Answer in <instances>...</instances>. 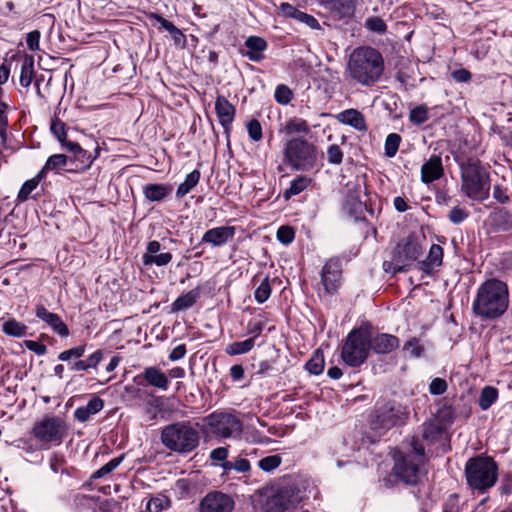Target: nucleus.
Listing matches in <instances>:
<instances>
[{
  "label": "nucleus",
  "instance_id": "obj_1",
  "mask_svg": "<svg viewBox=\"0 0 512 512\" xmlns=\"http://www.w3.org/2000/svg\"><path fill=\"white\" fill-rule=\"evenodd\" d=\"M510 304L508 285L491 278L479 285L472 303V311L482 320H495L503 316Z\"/></svg>",
  "mask_w": 512,
  "mask_h": 512
},
{
  "label": "nucleus",
  "instance_id": "obj_2",
  "mask_svg": "<svg viewBox=\"0 0 512 512\" xmlns=\"http://www.w3.org/2000/svg\"><path fill=\"white\" fill-rule=\"evenodd\" d=\"M347 71L349 76L359 84L372 86L380 80L383 74V57L372 47H358L349 56Z\"/></svg>",
  "mask_w": 512,
  "mask_h": 512
},
{
  "label": "nucleus",
  "instance_id": "obj_3",
  "mask_svg": "<svg viewBox=\"0 0 512 512\" xmlns=\"http://www.w3.org/2000/svg\"><path fill=\"white\" fill-rule=\"evenodd\" d=\"M461 192L470 200L484 202L490 196L491 179L479 160L468 159L459 164Z\"/></svg>",
  "mask_w": 512,
  "mask_h": 512
},
{
  "label": "nucleus",
  "instance_id": "obj_4",
  "mask_svg": "<svg viewBox=\"0 0 512 512\" xmlns=\"http://www.w3.org/2000/svg\"><path fill=\"white\" fill-rule=\"evenodd\" d=\"M160 439L168 450L188 454L198 447L200 433L190 421H179L163 427Z\"/></svg>",
  "mask_w": 512,
  "mask_h": 512
},
{
  "label": "nucleus",
  "instance_id": "obj_5",
  "mask_svg": "<svg viewBox=\"0 0 512 512\" xmlns=\"http://www.w3.org/2000/svg\"><path fill=\"white\" fill-rule=\"evenodd\" d=\"M317 147L304 137H293L283 146L282 163L296 171L307 172L317 165Z\"/></svg>",
  "mask_w": 512,
  "mask_h": 512
},
{
  "label": "nucleus",
  "instance_id": "obj_6",
  "mask_svg": "<svg viewBox=\"0 0 512 512\" xmlns=\"http://www.w3.org/2000/svg\"><path fill=\"white\" fill-rule=\"evenodd\" d=\"M410 446L409 451H398L394 454L393 473L404 483L415 485L420 480L421 466L425 462V450L414 438Z\"/></svg>",
  "mask_w": 512,
  "mask_h": 512
},
{
  "label": "nucleus",
  "instance_id": "obj_7",
  "mask_svg": "<svg viewBox=\"0 0 512 512\" xmlns=\"http://www.w3.org/2000/svg\"><path fill=\"white\" fill-rule=\"evenodd\" d=\"M465 477L472 490L485 493L497 482L498 465L491 457L470 458L465 465Z\"/></svg>",
  "mask_w": 512,
  "mask_h": 512
},
{
  "label": "nucleus",
  "instance_id": "obj_8",
  "mask_svg": "<svg viewBox=\"0 0 512 512\" xmlns=\"http://www.w3.org/2000/svg\"><path fill=\"white\" fill-rule=\"evenodd\" d=\"M409 414L408 407L397 401L377 402L370 421L371 428L386 431L395 426H402L406 423Z\"/></svg>",
  "mask_w": 512,
  "mask_h": 512
},
{
  "label": "nucleus",
  "instance_id": "obj_9",
  "mask_svg": "<svg viewBox=\"0 0 512 512\" xmlns=\"http://www.w3.org/2000/svg\"><path fill=\"white\" fill-rule=\"evenodd\" d=\"M370 352V332L357 328L350 331L343 343L341 358L350 367L362 365Z\"/></svg>",
  "mask_w": 512,
  "mask_h": 512
},
{
  "label": "nucleus",
  "instance_id": "obj_10",
  "mask_svg": "<svg viewBox=\"0 0 512 512\" xmlns=\"http://www.w3.org/2000/svg\"><path fill=\"white\" fill-rule=\"evenodd\" d=\"M31 434L45 448H50L62 443L67 425L61 417L46 415L34 423Z\"/></svg>",
  "mask_w": 512,
  "mask_h": 512
},
{
  "label": "nucleus",
  "instance_id": "obj_11",
  "mask_svg": "<svg viewBox=\"0 0 512 512\" xmlns=\"http://www.w3.org/2000/svg\"><path fill=\"white\" fill-rule=\"evenodd\" d=\"M203 421L208 431L220 438H237L242 433V422L231 413L213 412Z\"/></svg>",
  "mask_w": 512,
  "mask_h": 512
},
{
  "label": "nucleus",
  "instance_id": "obj_12",
  "mask_svg": "<svg viewBox=\"0 0 512 512\" xmlns=\"http://www.w3.org/2000/svg\"><path fill=\"white\" fill-rule=\"evenodd\" d=\"M304 497V491L295 485L281 486L267 498L265 512H286L295 508Z\"/></svg>",
  "mask_w": 512,
  "mask_h": 512
},
{
  "label": "nucleus",
  "instance_id": "obj_13",
  "mask_svg": "<svg viewBox=\"0 0 512 512\" xmlns=\"http://www.w3.org/2000/svg\"><path fill=\"white\" fill-rule=\"evenodd\" d=\"M342 266L339 259L328 260L321 271V283L327 294H334L341 285Z\"/></svg>",
  "mask_w": 512,
  "mask_h": 512
},
{
  "label": "nucleus",
  "instance_id": "obj_14",
  "mask_svg": "<svg viewBox=\"0 0 512 512\" xmlns=\"http://www.w3.org/2000/svg\"><path fill=\"white\" fill-rule=\"evenodd\" d=\"M233 498L221 491L208 493L200 502V512H232Z\"/></svg>",
  "mask_w": 512,
  "mask_h": 512
},
{
  "label": "nucleus",
  "instance_id": "obj_15",
  "mask_svg": "<svg viewBox=\"0 0 512 512\" xmlns=\"http://www.w3.org/2000/svg\"><path fill=\"white\" fill-rule=\"evenodd\" d=\"M442 157L432 154L421 166L420 179L425 185H429L444 176Z\"/></svg>",
  "mask_w": 512,
  "mask_h": 512
},
{
  "label": "nucleus",
  "instance_id": "obj_16",
  "mask_svg": "<svg viewBox=\"0 0 512 512\" xmlns=\"http://www.w3.org/2000/svg\"><path fill=\"white\" fill-rule=\"evenodd\" d=\"M236 233L234 226H219L207 230L202 238L201 242L210 244L213 247H221L232 241Z\"/></svg>",
  "mask_w": 512,
  "mask_h": 512
},
{
  "label": "nucleus",
  "instance_id": "obj_17",
  "mask_svg": "<svg viewBox=\"0 0 512 512\" xmlns=\"http://www.w3.org/2000/svg\"><path fill=\"white\" fill-rule=\"evenodd\" d=\"M215 111L224 132L229 134L236 115V108L229 100L220 95L215 100Z\"/></svg>",
  "mask_w": 512,
  "mask_h": 512
},
{
  "label": "nucleus",
  "instance_id": "obj_18",
  "mask_svg": "<svg viewBox=\"0 0 512 512\" xmlns=\"http://www.w3.org/2000/svg\"><path fill=\"white\" fill-rule=\"evenodd\" d=\"M161 244L156 241H150L147 244L146 252L142 256L143 264L146 266L156 265V266H166L172 260V254L170 252L161 253Z\"/></svg>",
  "mask_w": 512,
  "mask_h": 512
},
{
  "label": "nucleus",
  "instance_id": "obj_19",
  "mask_svg": "<svg viewBox=\"0 0 512 512\" xmlns=\"http://www.w3.org/2000/svg\"><path fill=\"white\" fill-rule=\"evenodd\" d=\"M399 338L392 334H377L375 337L370 336V349L377 354H388L399 347Z\"/></svg>",
  "mask_w": 512,
  "mask_h": 512
},
{
  "label": "nucleus",
  "instance_id": "obj_20",
  "mask_svg": "<svg viewBox=\"0 0 512 512\" xmlns=\"http://www.w3.org/2000/svg\"><path fill=\"white\" fill-rule=\"evenodd\" d=\"M36 316L47 323L52 330L61 337H67L69 335V329L61 318L57 314L49 312L43 305L36 307Z\"/></svg>",
  "mask_w": 512,
  "mask_h": 512
},
{
  "label": "nucleus",
  "instance_id": "obj_21",
  "mask_svg": "<svg viewBox=\"0 0 512 512\" xmlns=\"http://www.w3.org/2000/svg\"><path fill=\"white\" fill-rule=\"evenodd\" d=\"M138 377L142 378L147 385L161 391H166L169 387L168 376L156 366L146 367Z\"/></svg>",
  "mask_w": 512,
  "mask_h": 512
},
{
  "label": "nucleus",
  "instance_id": "obj_22",
  "mask_svg": "<svg viewBox=\"0 0 512 512\" xmlns=\"http://www.w3.org/2000/svg\"><path fill=\"white\" fill-rule=\"evenodd\" d=\"M246 51L243 53L249 60L259 62L264 59V51L268 44L266 40L259 36H250L245 41Z\"/></svg>",
  "mask_w": 512,
  "mask_h": 512
},
{
  "label": "nucleus",
  "instance_id": "obj_23",
  "mask_svg": "<svg viewBox=\"0 0 512 512\" xmlns=\"http://www.w3.org/2000/svg\"><path fill=\"white\" fill-rule=\"evenodd\" d=\"M356 0H330L327 8L335 19L350 18L354 15Z\"/></svg>",
  "mask_w": 512,
  "mask_h": 512
},
{
  "label": "nucleus",
  "instance_id": "obj_24",
  "mask_svg": "<svg viewBox=\"0 0 512 512\" xmlns=\"http://www.w3.org/2000/svg\"><path fill=\"white\" fill-rule=\"evenodd\" d=\"M173 186L171 184L151 183L143 187L145 198L152 202H161L171 195Z\"/></svg>",
  "mask_w": 512,
  "mask_h": 512
},
{
  "label": "nucleus",
  "instance_id": "obj_25",
  "mask_svg": "<svg viewBox=\"0 0 512 512\" xmlns=\"http://www.w3.org/2000/svg\"><path fill=\"white\" fill-rule=\"evenodd\" d=\"M244 455L245 456L256 455V450L254 449L250 452L243 451L241 454H239L238 456H236L235 458L230 460L229 463H224L222 465V469H223L224 473L229 474V472L232 470L237 473L244 474V475L249 473L251 471V464H250L249 460L246 457H244Z\"/></svg>",
  "mask_w": 512,
  "mask_h": 512
},
{
  "label": "nucleus",
  "instance_id": "obj_26",
  "mask_svg": "<svg viewBox=\"0 0 512 512\" xmlns=\"http://www.w3.org/2000/svg\"><path fill=\"white\" fill-rule=\"evenodd\" d=\"M337 118L341 123L349 125L358 131L367 130L364 115L356 109L344 110L338 114Z\"/></svg>",
  "mask_w": 512,
  "mask_h": 512
},
{
  "label": "nucleus",
  "instance_id": "obj_27",
  "mask_svg": "<svg viewBox=\"0 0 512 512\" xmlns=\"http://www.w3.org/2000/svg\"><path fill=\"white\" fill-rule=\"evenodd\" d=\"M104 407V401L99 397H93L85 406L75 409L74 417L79 422H86L92 415L100 412Z\"/></svg>",
  "mask_w": 512,
  "mask_h": 512
},
{
  "label": "nucleus",
  "instance_id": "obj_28",
  "mask_svg": "<svg viewBox=\"0 0 512 512\" xmlns=\"http://www.w3.org/2000/svg\"><path fill=\"white\" fill-rule=\"evenodd\" d=\"M200 297V289L196 288L180 295L171 305L173 312H178L191 308Z\"/></svg>",
  "mask_w": 512,
  "mask_h": 512
},
{
  "label": "nucleus",
  "instance_id": "obj_29",
  "mask_svg": "<svg viewBox=\"0 0 512 512\" xmlns=\"http://www.w3.org/2000/svg\"><path fill=\"white\" fill-rule=\"evenodd\" d=\"M442 259L443 248L440 245L433 244L430 247L427 259L421 263V269L426 273H430L435 267L442 264Z\"/></svg>",
  "mask_w": 512,
  "mask_h": 512
},
{
  "label": "nucleus",
  "instance_id": "obj_30",
  "mask_svg": "<svg viewBox=\"0 0 512 512\" xmlns=\"http://www.w3.org/2000/svg\"><path fill=\"white\" fill-rule=\"evenodd\" d=\"M99 149H96V155L92 156L89 152L79 147L75 152L72 153L73 158L69 159V162L74 163L77 162L75 170H85L88 169L95 158L98 155ZM67 171H74V169H67Z\"/></svg>",
  "mask_w": 512,
  "mask_h": 512
},
{
  "label": "nucleus",
  "instance_id": "obj_31",
  "mask_svg": "<svg viewBox=\"0 0 512 512\" xmlns=\"http://www.w3.org/2000/svg\"><path fill=\"white\" fill-rule=\"evenodd\" d=\"M491 218L498 231L507 232L512 230V212L501 208L496 210Z\"/></svg>",
  "mask_w": 512,
  "mask_h": 512
},
{
  "label": "nucleus",
  "instance_id": "obj_32",
  "mask_svg": "<svg viewBox=\"0 0 512 512\" xmlns=\"http://www.w3.org/2000/svg\"><path fill=\"white\" fill-rule=\"evenodd\" d=\"M200 171L195 169L192 172H190L185 180L179 184L177 190H176V198L181 199L185 195H187L190 191H192L196 185L199 183L200 180Z\"/></svg>",
  "mask_w": 512,
  "mask_h": 512
},
{
  "label": "nucleus",
  "instance_id": "obj_33",
  "mask_svg": "<svg viewBox=\"0 0 512 512\" xmlns=\"http://www.w3.org/2000/svg\"><path fill=\"white\" fill-rule=\"evenodd\" d=\"M43 178V171H39L35 177L25 181L18 192L17 201L19 203L26 202Z\"/></svg>",
  "mask_w": 512,
  "mask_h": 512
},
{
  "label": "nucleus",
  "instance_id": "obj_34",
  "mask_svg": "<svg viewBox=\"0 0 512 512\" xmlns=\"http://www.w3.org/2000/svg\"><path fill=\"white\" fill-rule=\"evenodd\" d=\"M69 163V158L64 154H54L51 155L43 168L40 171H43V177L45 178L48 171L60 172L65 169L67 164Z\"/></svg>",
  "mask_w": 512,
  "mask_h": 512
},
{
  "label": "nucleus",
  "instance_id": "obj_35",
  "mask_svg": "<svg viewBox=\"0 0 512 512\" xmlns=\"http://www.w3.org/2000/svg\"><path fill=\"white\" fill-rule=\"evenodd\" d=\"M421 254H422L421 245L417 241L409 238L406 241V243L404 244V246L402 247L398 258L400 260H402V258H404V260H407L408 262H412V261L417 260Z\"/></svg>",
  "mask_w": 512,
  "mask_h": 512
},
{
  "label": "nucleus",
  "instance_id": "obj_36",
  "mask_svg": "<svg viewBox=\"0 0 512 512\" xmlns=\"http://www.w3.org/2000/svg\"><path fill=\"white\" fill-rule=\"evenodd\" d=\"M311 183V179L305 175H298L295 179L290 182V186L284 192V197L289 199L293 196L300 194L304 191Z\"/></svg>",
  "mask_w": 512,
  "mask_h": 512
},
{
  "label": "nucleus",
  "instance_id": "obj_37",
  "mask_svg": "<svg viewBox=\"0 0 512 512\" xmlns=\"http://www.w3.org/2000/svg\"><path fill=\"white\" fill-rule=\"evenodd\" d=\"M283 131L287 135L293 134H308L310 132V127L306 120L301 118H292L286 122Z\"/></svg>",
  "mask_w": 512,
  "mask_h": 512
},
{
  "label": "nucleus",
  "instance_id": "obj_38",
  "mask_svg": "<svg viewBox=\"0 0 512 512\" xmlns=\"http://www.w3.org/2000/svg\"><path fill=\"white\" fill-rule=\"evenodd\" d=\"M2 330L6 335L20 338L26 335L27 326L12 318L3 323Z\"/></svg>",
  "mask_w": 512,
  "mask_h": 512
},
{
  "label": "nucleus",
  "instance_id": "obj_39",
  "mask_svg": "<svg viewBox=\"0 0 512 512\" xmlns=\"http://www.w3.org/2000/svg\"><path fill=\"white\" fill-rule=\"evenodd\" d=\"M254 345V338H248L244 341L230 343L225 348V352L231 356L241 355L251 351Z\"/></svg>",
  "mask_w": 512,
  "mask_h": 512
},
{
  "label": "nucleus",
  "instance_id": "obj_40",
  "mask_svg": "<svg viewBox=\"0 0 512 512\" xmlns=\"http://www.w3.org/2000/svg\"><path fill=\"white\" fill-rule=\"evenodd\" d=\"M349 195L345 201V207L351 206V208L357 210L362 207V201L360 200L361 185L358 183H348Z\"/></svg>",
  "mask_w": 512,
  "mask_h": 512
},
{
  "label": "nucleus",
  "instance_id": "obj_41",
  "mask_svg": "<svg viewBox=\"0 0 512 512\" xmlns=\"http://www.w3.org/2000/svg\"><path fill=\"white\" fill-rule=\"evenodd\" d=\"M272 292V286L270 283L269 276H265L261 282L259 283L258 287L255 289L254 297L257 303L262 304L266 302Z\"/></svg>",
  "mask_w": 512,
  "mask_h": 512
},
{
  "label": "nucleus",
  "instance_id": "obj_42",
  "mask_svg": "<svg viewBox=\"0 0 512 512\" xmlns=\"http://www.w3.org/2000/svg\"><path fill=\"white\" fill-rule=\"evenodd\" d=\"M498 397V391L496 388L492 386H486L482 389L480 398H479V406L482 410L489 409L492 404L496 401Z\"/></svg>",
  "mask_w": 512,
  "mask_h": 512
},
{
  "label": "nucleus",
  "instance_id": "obj_43",
  "mask_svg": "<svg viewBox=\"0 0 512 512\" xmlns=\"http://www.w3.org/2000/svg\"><path fill=\"white\" fill-rule=\"evenodd\" d=\"M429 119V108L426 105H418L409 112V121L420 126Z\"/></svg>",
  "mask_w": 512,
  "mask_h": 512
},
{
  "label": "nucleus",
  "instance_id": "obj_44",
  "mask_svg": "<svg viewBox=\"0 0 512 512\" xmlns=\"http://www.w3.org/2000/svg\"><path fill=\"white\" fill-rule=\"evenodd\" d=\"M123 459H124V455H121L119 457L111 459L108 463H106L101 468L96 470L92 474L91 478L92 479H99V478H103V477L109 475L111 472H113L122 463Z\"/></svg>",
  "mask_w": 512,
  "mask_h": 512
},
{
  "label": "nucleus",
  "instance_id": "obj_45",
  "mask_svg": "<svg viewBox=\"0 0 512 512\" xmlns=\"http://www.w3.org/2000/svg\"><path fill=\"white\" fill-rule=\"evenodd\" d=\"M441 434L442 428L434 422H428L422 425V437L430 443L437 441Z\"/></svg>",
  "mask_w": 512,
  "mask_h": 512
},
{
  "label": "nucleus",
  "instance_id": "obj_46",
  "mask_svg": "<svg viewBox=\"0 0 512 512\" xmlns=\"http://www.w3.org/2000/svg\"><path fill=\"white\" fill-rule=\"evenodd\" d=\"M34 64L32 59H25L21 65L20 84L28 87L33 80Z\"/></svg>",
  "mask_w": 512,
  "mask_h": 512
},
{
  "label": "nucleus",
  "instance_id": "obj_47",
  "mask_svg": "<svg viewBox=\"0 0 512 512\" xmlns=\"http://www.w3.org/2000/svg\"><path fill=\"white\" fill-rule=\"evenodd\" d=\"M282 463V458L280 455H270L266 456L258 461V467L264 472H273L277 469Z\"/></svg>",
  "mask_w": 512,
  "mask_h": 512
},
{
  "label": "nucleus",
  "instance_id": "obj_48",
  "mask_svg": "<svg viewBox=\"0 0 512 512\" xmlns=\"http://www.w3.org/2000/svg\"><path fill=\"white\" fill-rule=\"evenodd\" d=\"M401 142V136L397 133H390L385 140V155L392 158L396 155Z\"/></svg>",
  "mask_w": 512,
  "mask_h": 512
},
{
  "label": "nucleus",
  "instance_id": "obj_49",
  "mask_svg": "<svg viewBox=\"0 0 512 512\" xmlns=\"http://www.w3.org/2000/svg\"><path fill=\"white\" fill-rule=\"evenodd\" d=\"M86 351V345H79L73 348H70L68 350L62 351L58 355V359L63 362L71 361L72 359H78L81 358Z\"/></svg>",
  "mask_w": 512,
  "mask_h": 512
},
{
  "label": "nucleus",
  "instance_id": "obj_50",
  "mask_svg": "<svg viewBox=\"0 0 512 512\" xmlns=\"http://www.w3.org/2000/svg\"><path fill=\"white\" fill-rule=\"evenodd\" d=\"M403 350L407 351L411 357L419 358L424 353V347L421 345L420 340L416 337L409 339L403 346Z\"/></svg>",
  "mask_w": 512,
  "mask_h": 512
},
{
  "label": "nucleus",
  "instance_id": "obj_51",
  "mask_svg": "<svg viewBox=\"0 0 512 512\" xmlns=\"http://www.w3.org/2000/svg\"><path fill=\"white\" fill-rule=\"evenodd\" d=\"M228 456V447H217L210 452V459L215 463V465H218L221 468L224 463H229L230 460L227 459Z\"/></svg>",
  "mask_w": 512,
  "mask_h": 512
},
{
  "label": "nucleus",
  "instance_id": "obj_52",
  "mask_svg": "<svg viewBox=\"0 0 512 512\" xmlns=\"http://www.w3.org/2000/svg\"><path fill=\"white\" fill-rule=\"evenodd\" d=\"M247 132L249 138L254 142L260 141L263 137L262 126L257 119H252L247 123Z\"/></svg>",
  "mask_w": 512,
  "mask_h": 512
},
{
  "label": "nucleus",
  "instance_id": "obj_53",
  "mask_svg": "<svg viewBox=\"0 0 512 512\" xmlns=\"http://www.w3.org/2000/svg\"><path fill=\"white\" fill-rule=\"evenodd\" d=\"M294 238L295 232L290 226H281L277 231V240L284 245L292 243Z\"/></svg>",
  "mask_w": 512,
  "mask_h": 512
},
{
  "label": "nucleus",
  "instance_id": "obj_54",
  "mask_svg": "<svg viewBox=\"0 0 512 512\" xmlns=\"http://www.w3.org/2000/svg\"><path fill=\"white\" fill-rule=\"evenodd\" d=\"M306 368L311 374L314 375L322 373L324 369L323 357L316 353L315 356L307 362Z\"/></svg>",
  "mask_w": 512,
  "mask_h": 512
},
{
  "label": "nucleus",
  "instance_id": "obj_55",
  "mask_svg": "<svg viewBox=\"0 0 512 512\" xmlns=\"http://www.w3.org/2000/svg\"><path fill=\"white\" fill-rule=\"evenodd\" d=\"M468 216L469 212L466 209L456 206L450 210L448 214V219L453 224H460L464 220H466Z\"/></svg>",
  "mask_w": 512,
  "mask_h": 512
},
{
  "label": "nucleus",
  "instance_id": "obj_56",
  "mask_svg": "<svg viewBox=\"0 0 512 512\" xmlns=\"http://www.w3.org/2000/svg\"><path fill=\"white\" fill-rule=\"evenodd\" d=\"M327 160L330 164L339 165L343 160V152L336 144L330 145L327 149Z\"/></svg>",
  "mask_w": 512,
  "mask_h": 512
},
{
  "label": "nucleus",
  "instance_id": "obj_57",
  "mask_svg": "<svg viewBox=\"0 0 512 512\" xmlns=\"http://www.w3.org/2000/svg\"><path fill=\"white\" fill-rule=\"evenodd\" d=\"M275 99L280 104H288L292 98V92L286 85H278L275 89Z\"/></svg>",
  "mask_w": 512,
  "mask_h": 512
},
{
  "label": "nucleus",
  "instance_id": "obj_58",
  "mask_svg": "<svg viewBox=\"0 0 512 512\" xmlns=\"http://www.w3.org/2000/svg\"><path fill=\"white\" fill-rule=\"evenodd\" d=\"M8 105L6 103H0V138L4 142L7 136L8 117L7 112Z\"/></svg>",
  "mask_w": 512,
  "mask_h": 512
},
{
  "label": "nucleus",
  "instance_id": "obj_59",
  "mask_svg": "<svg viewBox=\"0 0 512 512\" xmlns=\"http://www.w3.org/2000/svg\"><path fill=\"white\" fill-rule=\"evenodd\" d=\"M408 264H405L403 260L399 258L395 259V261H384L383 268L386 272H392L393 274L397 272H403L407 270Z\"/></svg>",
  "mask_w": 512,
  "mask_h": 512
},
{
  "label": "nucleus",
  "instance_id": "obj_60",
  "mask_svg": "<svg viewBox=\"0 0 512 512\" xmlns=\"http://www.w3.org/2000/svg\"><path fill=\"white\" fill-rule=\"evenodd\" d=\"M365 25L370 31L377 33H384L387 28L385 22L379 17L368 18Z\"/></svg>",
  "mask_w": 512,
  "mask_h": 512
},
{
  "label": "nucleus",
  "instance_id": "obj_61",
  "mask_svg": "<svg viewBox=\"0 0 512 512\" xmlns=\"http://www.w3.org/2000/svg\"><path fill=\"white\" fill-rule=\"evenodd\" d=\"M447 390V383L442 378H434L429 385V392L432 395H441Z\"/></svg>",
  "mask_w": 512,
  "mask_h": 512
},
{
  "label": "nucleus",
  "instance_id": "obj_62",
  "mask_svg": "<svg viewBox=\"0 0 512 512\" xmlns=\"http://www.w3.org/2000/svg\"><path fill=\"white\" fill-rule=\"evenodd\" d=\"M493 198L501 204H506L510 201L507 189L502 187L501 185H494Z\"/></svg>",
  "mask_w": 512,
  "mask_h": 512
},
{
  "label": "nucleus",
  "instance_id": "obj_63",
  "mask_svg": "<svg viewBox=\"0 0 512 512\" xmlns=\"http://www.w3.org/2000/svg\"><path fill=\"white\" fill-rule=\"evenodd\" d=\"M297 15H298V17H296V20H298L301 23L306 24L309 28H311V29H319L320 28V24L314 16L309 15L302 11L300 12V14H297Z\"/></svg>",
  "mask_w": 512,
  "mask_h": 512
},
{
  "label": "nucleus",
  "instance_id": "obj_64",
  "mask_svg": "<svg viewBox=\"0 0 512 512\" xmlns=\"http://www.w3.org/2000/svg\"><path fill=\"white\" fill-rule=\"evenodd\" d=\"M167 500L161 497H154L149 499L146 508L149 512H160L164 508Z\"/></svg>",
  "mask_w": 512,
  "mask_h": 512
}]
</instances>
